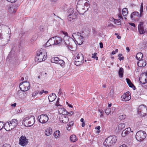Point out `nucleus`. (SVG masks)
Wrapping results in <instances>:
<instances>
[{
  "label": "nucleus",
  "instance_id": "obj_1",
  "mask_svg": "<svg viewBox=\"0 0 147 147\" xmlns=\"http://www.w3.org/2000/svg\"><path fill=\"white\" fill-rule=\"evenodd\" d=\"M89 1L87 0H79L77 7L79 8L78 11L80 14H83L86 11L89 9Z\"/></svg>",
  "mask_w": 147,
  "mask_h": 147
},
{
  "label": "nucleus",
  "instance_id": "obj_14",
  "mask_svg": "<svg viewBox=\"0 0 147 147\" xmlns=\"http://www.w3.org/2000/svg\"><path fill=\"white\" fill-rule=\"evenodd\" d=\"M130 18L132 20L137 21L141 17L138 12L134 11L131 13L130 16Z\"/></svg>",
  "mask_w": 147,
  "mask_h": 147
},
{
  "label": "nucleus",
  "instance_id": "obj_27",
  "mask_svg": "<svg viewBox=\"0 0 147 147\" xmlns=\"http://www.w3.org/2000/svg\"><path fill=\"white\" fill-rule=\"evenodd\" d=\"M52 133V129L51 128L49 127L46 129L45 134L47 136L50 135Z\"/></svg>",
  "mask_w": 147,
  "mask_h": 147
},
{
  "label": "nucleus",
  "instance_id": "obj_55",
  "mask_svg": "<svg viewBox=\"0 0 147 147\" xmlns=\"http://www.w3.org/2000/svg\"><path fill=\"white\" fill-rule=\"evenodd\" d=\"M3 39V37L2 35V34L1 33H0V40L2 41V39Z\"/></svg>",
  "mask_w": 147,
  "mask_h": 147
},
{
  "label": "nucleus",
  "instance_id": "obj_39",
  "mask_svg": "<svg viewBox=\"0 0 147 147\" xmlns=\"http://www.w3.org/2000/svg\"><path fill=\"white\" fill-rule=\"evenodd\" d=\"M100 126H97L95 127V129L97 130V131H96V133L97 134H98L100 132Z\"/></svg>",
  "mask_w": 147,
  "mask_h": 147
},
{
  "label": "nucleus",
  "instance_id": "obj_37",
  "mask_svg": "<svg viewBox=\"0 0 147 147\" xmlns=\"http://www.w3.org/2000/svg\"><path fill=\"white\" fill-rule=\"evenodd\" d=\"M126 80L128 84L130 87H131L132 88H135V86H134V85L132 84V83L131 82V81H130L129 79L126 78Z\"/></svg>",
  "mask_w": 147,
  "mask_h": 147
},
{
  "label": "nucleus",
  "instance_id": "obj_20",
  "mask_svg": "<svg viewBox=\"0 0 147 147\" xmlns=\"http://www.w3.org/2000/svg\"><path fill=\"white\" fill-rule=\"evenodd\" d=\"M7 9L9 12L11 13H14L16 11V8L14 5L12 6H8Z\"/></svg>",
  "mask_w": 147,
  "mask_h": 147
},
{
  "label": "nucleus",
  "instance_id": "obj_36",
  "mask_svg": "<svg viewBox=\"0 0 147 147\" xmlns=\"http://www.w3.org/2000/svg\"><path fill=\"white\" fill-rule=\"evenodd\" d=\"M122 13L124 16H126L128 13L127 9L126 8H123L122 10Z\"/></svg>",
  "mask_w": 147,
  "mask_h": 147
},
{
  "label": "nucleus",
  "instance_id": "obj_49",
  "mask_svg": "<svg viewBox=\"0 0 147 147\" xmlns=\"http://www.w3.org/2000/svg\"><path fill=\"white\" fill-rule=\"evenodd\" d=\"M44 27L43 26H40V30L41 32H43L44 30Z\"/></svg>",
  "mask_w": 147,
  "mask_h": 147
},
{
  "label": "nucleus",
  "instance_id": "obj_5",
  "mask_svg": "<svg viewBox=\"0 0 147 147\" xmlns=\"http://www.w3.org/2000/svg\"><path fill=\"white\" fill-rule=\"evenodd\" d=\"M117 140V138L116 136H110L105 139L103 144L106 147L111 146L113 143L116 142Z\"/></svg>",
  "mask_w": 147,
  "mask_h": 147
},
{
  "label": "nucleus",
  "instance_id": "obj_48",
  "mask_svg": "<svg viewBox=\"0 0 147 147\" xmlns=\"http://www.w3.org/2000/svg\"><path fill=\"white\" fill-rule=\"evenodd\" d=\"M38 92H34L32 94V96L33 97H35L36 95L38 94Z\"/></svg>",
  "mask_w": 147,
  "mask_h": 147
},
{
  "label": "nucleus",
  "instance_id": "obj_10",
  "mask_svg": "<svg viewBox=\"0 0 147 147\" xmlns=\"http://www.w3.org/2000/svg\"><path fill=\"white\" fill-rule=\"evenodd\" d=\"M28 140L26 136H21L19 138V144L21 146H24L28 143Z\"/></svg>",
  "mask_w": 147,
  "mask_h": 147
},
{
  "label": "nucleus",
  "instance_id": "obj_15",
  "mask_svg": "<svg viewBox=\"0 0 147 147\" xmlns=\"http://www.w3.org/2000/svg\"><path fill=\"white\" fill-rule=\"evenodd\" d=\"M121 100L123 101H127L131 98L130 94L129 92L124 93L121 96Z\"/></svg>",
  "mask_w": 147,
  "mask_h": 147
},
{
  "label": "nucleus",
  "instance_id": "obj_56",
  "mask_svg": "<svg viewBox=\"0 0 147 147\" xmlns=\"http://www.w3.org/2000/svg\"><path fill=\"white\" fill-rule=\"evenodd\" d=\"M59 98H58L57 101L55 104V105L56 106H59Z\"/></svg>",
  "mask_w": 147,
  "mask_h": 147
},
{
  "label": "nucleus",
  "instance_id": "obj_4",
  "mask_svg": "<svg viewBox=\"0 0 147 147\" xmlns=\"http://www.w3.org/2000/svg\"><path fill=\"white\" fill-rule=\"evenodd\" d=\"M35 122V118L33 116H30L25 118L23 120L22 123L25 126L30 127Z\"/></svg>",
  "mask_w": 147,
  "mask_h": 147
},
{
  "label": "nucleus",
  "instance_id": "obj_25",
  "mask_svg": "<svg viewBox=\"0 0 147 147\" xmlns=\"http://www.w3.org/2000/svg\"><path fill=\"white\" fill-rule=\"evenodd\" d=\"M9 121L10 122V123L12 127L13 128L15 127L18 124L17 120L16 119H13Z\"/></svg>",
  "mask_w": 147,
  "mask_h": 147
},
{
  "label": "nucleus",
  "instance_id": "obj_19",
  "mask_svg": "<svg viewBox=\"0 0 147 147\" xmlns=\"http://www.w3.org/2000/svg\"><path fill=\"white\" fill-rule=\"evenodd\" d=\"M63 40L65 44L67 45V47L69 46V45H71L70 41L71 40V39L69 36H64Z\"/></svg>",
  "mask_w": 147,
  "mask_h": 147
},
{
  "label": "nucleus",
  "instance_id": "obj_24",
  "mask_svg": "<svg viewBox=\"0 0 147 147\" xmlns=\"http://www.w3.org/2000/svg\"><path fill=\"white\" fill-rule=\"evenodd\" d=\"M57 96L55 93H52L49 96L48 99L50 102H52L56 98Z\"/></svg>",
  "mask_w": 147,
  "mask_h": 147
},
{
  "label": "nucleus",
  "instance_id": "obj_22",
  "mask_svg": "<svg viewBox=\"0 0 147 147\" xmlns=\"http://www.w3.org/2000/svg\"><path fill=\"white\" fill-rule=\"evenodd\" d=\"M137 64L139 67H144L146 65V63L145 61L141 59L139 60L138 62L137 63Z\"/></svg>",
  "mask_w": 147,
  "mask_h": 147
},
{
  "label": "nucleus",
  "instance_id": "obj_28",
  "mask_svg": "<svg viewBox=\"0 0 147 147\" xmlns=\"http://www.w3.org/2000/svg\"><path fill=\"white\" fill-rule=\"evenodd\" d=\"M58 112L59 114H62L63 115H66L68 112L66 111V110L63 108H59L58 109Z\"/></svg>",
  "mask_w": 147,
  "mask_h": 147
},
{
  "label": "nucleus",
  "instance_id": "obj_16",
  "mask_svg": "<svg viewBox=\"0 0 147 147\" xmlns=\"http://www.w3.org/2000/svg\"><path fill=\"white\" fill-rule=\"evenodd\" d=\"M59 120L60 121L63 123H67L69 121V118L67 115H63L60 117Z\"/></svg>",
  "mask_w": 147,
  "mask_h": 147
},
{
  "label": "nucleus",
  "instance_id": "obj_46",
  "mask_svg": "<svg viewBox=\"0 0 147 147\" xmlns=\"http://www.w3.org/2000/svg\"><path fill=\"white\" fill-rule=\"evenodd\" d=\"M114 93V90L113 89H111L109 93V95L111 97H112Z\"/></svg>",
  "mask_w": 147,
  "mask_h": 147
},
{
  "label": "nucleus",
  "instance_id": "obj_62",
  "mask_svg": "<svg viewBox=\"0 0 147 147\" xmlns=\"http://www.w3.org/2000/svg\"><path fill=\"white\" fill-rule=\"evenodd\" d=\"M108 27H114V26L113 25V24H109L108 25Z\"/></svg>",
  "mask_w": 147,
  "mask_h": 147
},
{
  "label": "nucleus",
  "instance_id": "obj_51",
  "mask_svg": "<svg viewBox=\"0 0 147 147\" xmlns=\"http://www.w3.org/2000/svg\"><path fill=\"white\" fill-rule=\"evenodd\" d=\"M2 147H11V146L9 144H5L3 145Z\"/></svg>",
  "mask_w": 147,
  "mask_h": 147
},
{
  "label": "nucleus",
  "instance_id": "obj_8",
  "mask_svg": "<svg viewBox=\"0 0 147 147\" xmlns=\"http://www.w3.org/2000/svg\"><path fill=\"white\" fill-rule=\"evenodd\" d=\"M146 136V134L145 131H140L136 133V138L137 141L141 142L145 139Z\"/></svg>",
  "mask_w": 147,
  "mask_h": 147
},
{
  "label": "nucleus",
  "instance_id": "obj_7",
  "mask_svg": "<svg viewBox=\"0 0 147 147\" xmlns=\"http://www.w3.org/2000/svg\"><path fill=\"white\" fill-rule=\"evenodd\" d=\"M72 36L74 39H76V41L78 44L81 45L83 43L84 38L81 33H74L72 34Z\"/></svg>",
  "mask_w": 147,
  "mask_h": 147
},
{
  "label": "nucleus",
  "instance_id": "obj_3",
  "mask_svg": "<svg viewBox=\"0 0 147 147\" xmlns=\"http://www.w3.org/2000/svg\"><path fill=\"white\" fill-rule=\"evenodd\" d=\"M19 87L20 90H19L17 92V94L19 96L22 94V91L25 92L28 90L30 88L29 83L28 82H23L20 84Z\"/></svg>",
  "mask_w": 147,
  "mask_h": 147
},
{
  "label": "nucleus",
  "instance_id": "obj_2",
  "mask_svg": "<svg viewBox=\"0 0 147 147\" xmlns=\"http://www.w3.org/2000/svg\"><path fill=\"white\" fill-rule=\"evenodd\" d=\"M47 57V53L45 50H41L37 53V55L35 57V60L38 62H41L45 61Z\"/></svg>",
  "mask_w": 147,
  "mask_h": 147
},
{
  "label": "nucleus",
  "instance_id": "obj_13",
  "mask_svg": "<svg viewBox=\"0 0 147 147\" xmlns=\"http://www.w3.org/2000/svg\"><path fill=\"white\" fill-rule=\"evenodd\" d=\"M139 80L142 84H144L147 82V71L141 74Z\"/></svg>",
  "mask_w": 147,
  "mask_h": 147
},
{
  "label": "nucleus",
  "instance_id": "obj_47",
  "mask_svg": "<svg viewBox=\"0 0 147 147\" xmlns=\"http://www.w3.org/2000/svg\"><path fill=\"white\" fill-rule=\"evenodd\" d=\"M3 122L0 121V129L1 130L4 127V125Z\"/></svg>",
  "mask_w": 147,
  "mask_h": 147
},
{
  "label": "nucleus",
  "instance_id": "obj_12",
  "mask_svg": "<svg viewBox=\"0 0 147 147\" xmlns=\"http://www.w3.org/2000/svg\"><path fill=\"white\" fill-rule=\"evenodd\" d=\"M146 111L147 109L144 105H142L139 106L138 112L141 115L144 116L146 114Z\"/></svg>",
  "mask_w": 147,
  "mask_h": 147
},
{
  "label": "nucleus",
  "instance_id": "obj_23",
  "mask_svg": "<svg viewBox=\"0 0 147 147\" xmlns=\"http://www.w3.org/2000/svg\"><path fill=\"white\" fill-rule=\"evenodd\" d=\"M77 16V14L75 13L74 14L71 15L70 14L68 15L67 19L69 21H72L74 19L76 18Z\"/></svg>",
  "mask_w": 147,
  "mask_h": 147
},
{
  "label": "nucleus",
  "instance_id": "obj_41",
  "mask_svg": "<svg viewBox=\"0 0 147 147\" xmlns=\"http://www.w3.org/2000/svg\"><path fill=\"white\" fill-rule=\"evenodd\" d=\"M126 117V115L124 114L120 115L119 116V119L122 120L124 119Z\"/></svg>",
  "mask_w": 147,
  "mask_h": 147
},
{
  "label": "nucleus",
  "instance_id": "obj_58",
  "mask_svg": "<svg viewBox=\"0 0 147 147\" xmlns=\"http://www.w3.org/2000/svg\"><path fill=\"white\" fill-rule=\"evenodd\" d=\"M74 114V112L73 111H71L69 112H68L67 114H66L67 115H72Z\"/></svg>",
  "mask_w": 147,
  "mask_h": 147
},
{
  "label": "nucleus",
  "instance_id": "obj_52",
  "mask_svg": "<svg viewBox=\"0 0 147 147\" xmlns=\"http://www.w3.org/2000/svg\"><path fill=\"white\" fill-rule=\"evenodd\" d=\"M129 24L131 26H133L134 28L136 27L135 24L134 23L129 22Z\"/></svg>",
  "mask_w": 147,
  "mask_h": 147
},
{
  "label": "nucleus",
  "instance_id": "obj_60",
  "mask_svg": "<svg viewBox=\"0 0 147 147\" xmlns=\"http://www.w3.org/2000/svg\"><path fill=\"white\" fill-rule=\"evenodd\" d=\"M61 94V89H60L59 90V91L58 93V94L60 95Z\"/></svg>",
  "mask_w": 147,
  "mask_h": 147
},
{
  "label": "nucleus",
  "instance_id": "obj_35",
  "mask_svg": "<svg viewBox=\"0 0 147 147\" xmlns=\"http://www.w3.org/2000/svg\"><path fill=\"white\" fill-rule=\"evenodd\" d=\"M59 59V58L57 57H53L51 59V62L53 63H57Z\"/></svg>",
  "mask_w": 147,
  "mask_h": 147
},
{
  "label": "nucleus",
  "instance_id": "obj_29",
  "mask_svg": "<svg viewBox=\"0 0 147 147\" xmlns=\"http://www.w3.org/2000/svg\"><path fill=\"white\" fill-rule=\"evenodd\" d=\"M125 127V124L124 123H121L118 125L116 129L118 130V131H119L124 128Z\"/></svg>",
  "mask_w": 147,
  "mask_h": 147
},
{
  "label": "nucleus",
  "instance_id": "obj_9",
  "mask_svg": "<svg viewBox=\"0 0 147 147\" xmlns=\"http://www.w3.org/2000/svg\"><path fill=\"white\" fill-rule=\"evenodd\" d=\"M38 119L40 123H45L48 121L49 118L47 115L42 114L38 116Z\"/></svg>",
  "mask_w": 147,
  "mask_h": 147
},
{
  "label": "nucleus",
  "instance_id": "obj_64",
  "mask_svg": "<svg viewBox=\"0 0 147 147\" xmlns=\"http://www.w3.org/2000/svg\"><path fill=\"white\" fill-rule=\"evenodd\" d=\"M126 49L127 52H129L130 51V49L129 47H127L126 48Z\"/></svg>",
  "mask_w": 147,
  "mask_h": 147
},
{
  "label": "nucleus",
  "instance_id": "obj_21",
  "mask_svg": "<svg viewBox=\"0 0 147 147\" xmlns=\"http://www.w3.org/2000/svg\"><path fill=\"white\" fill-rule=\"evenodd\" d=\"M130 131H131V129L130 127L125 129L122 132V136L123 137H125L129 133Z\"/></svg>",
  "mask_w": 147,
  "mask_h": 147
},
{
  "label": "nucleus",
  "instance_id": "obj_44",
  "mask_svg": "<svg viewBox=\"0 0 147 147\" xmlns=\"http://www.w3.org/2000/svg\"><path fill=\"white\" fill-rule=\"evenodd\" d=\"M97 53H95L94 54H92V58H94V59L96 60H98V57L97 56Z\"/></svg>",
  "mask_w": 147,
  "mask_h": 147
},
{
  "label": "nucleus",
  "instance_id": "obj_38",
  "mask_svg": "<svg viewBox=\"0 0 147 147\" xmlns=\"http://www.w3.org/2000/svg\"><path fill=\"white\" fill-rule=\"evenodd\" d=\"M57 63L63 67H64L65 66V63L62 60H61L59 59Z\"/></svg>",
  "mask_w": 147,
  "mask_h": 147
},
{
  "label": "nucleus",
  "instance_id": "obj_63",
  "mask_svg": "<svg viewBox=\"0 0 147 147\" xmlns=\"http://www.w3.org/2000/svg\"><path fill=\"white\" fill-rule=\"evenodd\" d=\"M119 147H127V146L125 144H123L122 145L120 146Z\"/></svg>",
  "mask_w": 147,
  "mask_h": 147
},
{
  "label": "nucleus",
  "instance_id": "obj_18",
  "mask_svg": "<svg viewBox=\"0 0 147 147\" xmlns=\"http://www.w3.org/2000/svg\"><path fill=\"white\" fill-rule=\"evenodd\" d=\"M55 40L54 37L50 38L47 42L46 44V46L47 47L55 45Z\"/></svg>",
  "mask_w": 147,
  "mask_h": 147
},
{
  "label": "nucleus",
  "instance_id": "obj_17",
  "mask_svg": "<svg viewBox=\"0 0 147 147\" xmlns=\"http://www.w3.org/2000/svg\"><path fill=\"white\" fill-rule=\"evenodd\" d=\"M10 121H8L4 125V129L7 131H10L13 128L12 127L11 125Z\"/></svg>",
  "mask_w": 147,
  "mask_h": 147
},
{
  "label": "nucleus",
  "instance_id": "obj_53",
  "mask_svg": "<svg viewBox=\"0 0 147 147\" xmlns=\"http://www.w3.org/2000/svg\"><path fill=\"white\" fill-rule=\"evenodd\" d=\"M74 122L73 121H71L69 123V125H68L70 126H72L74 125Z\"/></svg>",
  "mask_w": 147,
  "mask_h": 147
},
{
  "label": "nucleus",
  "instance_id": "obj_50",
  "mask_svg": "<svg viewBox=\"0 0 147 147\" xmlns=\"http://www.w3.org/2000/svg\"><path fill=\"white\" fill-rule=\"evenodd\" d=\"M143 11V9H140V13H139L141 17L142 16V13Z\"/></svg>",
  "mask_w": 147,
  "mask_h": 147
},
{
  "label": "nucleus",
  "instance_id": "obj_54",
  "mask_svg": "<svg viewBox=\"0 0 147 147\" xmlns=\"http://www.w3.org/2000/svg\"><path fill=\"white\" fill-rule=\"evenodd\" d=\"M8 1L11 3H14L17 0H7Z\"/></svg>",
  "mask_w": 147,
  "mask_h": 147
},
{
  "label": "nucleus",
  "instance_id": "obj_43",
  "mask_svg": "<svg viewBox=\"0 0 147 147\" xmlns=\"http://www.w3.org/2000/svg\"><path fill=\"white\" fill-rule=\"evenodd\" d=\"M111 109L109 108H107L105 110V113L107 115H108L111 112Z\"/></svg>",
  "mask_w": 147,
  "mask_h": 147
},
{
  "label": "nucleus",
  "instance_id": "obj_6",
  "mask_svg": "<svg viewBox=\"0 0 147 147\" xmlns=\"http://www.w3.org/2000/svg\"><path fill=\"white\" fill-rule=\"evenodd\" d=\"M75 56L76 57L74 64L76 66H79L82 64L84 61V56L83 54L80 53H76Z\"/></svg>",
  "mask_w": 147,
  "mask_h": 147
},
{
  "label": "nucleus",
  "instance_id": "obj_30",
  "mask_svg": "<svg viewBox=\"0 0 147 147\" xmlns=\"http://www.w3.org/2000/svg\"><path fill=\"white\" fill-rule=\"evenodd\" d=\"M124 70L123 68L121 67L119 69L118 71V74L119 77L120 78H123V75Z\"/></svg>",
  "mask_w": 147,
  "mask_h": 147
},
{
  "label": "nucleus",
  "instance_id": "obj_31",
  "mask_svg": "<svg viewBox=\"0 0 147 147\" xmlns=\"http://www.w3.org/2000/svg\"><path fill=\"white\" fill-rule=\"evenodd\" d=\"M110 20L111 21H113V20L114 21L115 24H117V25H120L121 24V22L119 19L118 20H115L113 18H111L110 19Z\"/></svg>",
  "mask_w": 147,
  "mask_h": 147
},
{
  "label": "nucleus",
  "instance_id": "obj_34",
  "mask_svg": "<svg viewBox=\"0 0 147 147\" xmlns=\"http://www.w3.org/2000/svg\"><path fill=\"white\" fill-rule=\"evenodd\" d=\"M60 131L59 130H57L54 132V136L56 138H57L60 136Z\"/></svg>",
  "mask_w": 147,
  "mask_h": 147
},
{
  "label": "nucleus",
  "instance_id": "obj_42",
  "mask_svg": "<svg viewBox=\"0 0 147 147\" xmlns=\"http://www.w3.org/2000/svg\"><path fill=\"white\" fill-rule=\"evenodd\" d=\"M74 9L73 8H70L68 11V14L72 15L74 14L75 13H74Z\"/></svg>",
  "mask_w": 147,
  "mask_h": 147
},
{
  "label": "nucleus",
  "instance_id": "obj_57",
  "mask_svg": "<svg viewBox=\"0 0 147 147\" xmlns=\"http://www.w3.org/2000/svg\"><path fill=\"white\" fill-rule=\"evenodd\" d=\"M63 33L65 35L64 36H68V34L67 32H63Z\"/></svg>",
  "mask_w": 147,
  "mask_h": 147
},
{
  "label": "nucleus",
  "instance_id": "obj_40",
  "mask_svg": "<svg viewBox=\"0 0 147 147\" xmlns=\"http://www.w3.org/2000/svg\"><path fill=\"white\" fill-rule=\"evenodd\" d=\"M67 47L70 50L72 51H75L76 49V47H74L72 45H69Z\"/></svg>",
  "mask_w": 147,
  "mask_h": 147
},
{
  "label": "nucleus",
  "instance_id": "obj_26",
  "mask_svg": "<svg viewBox=\"0 0 147 147\" xmlns=\"http://www.w3.org/2000/svg\"><path fill=\"white\" fill-rule=\"evenodd\" d=\"M55 40V45H57L60 44L62 42L61 38L59 37L55 36L54 37Z\"/></svg>",
  "mask_w": 147,
  "mask_h": 147
},
{
  "label": "nucleus",
  "instance_id": "obj_59",
  "mask_svg": "<svg viewBox=\"0 0 147 147\" xmlns=\"http://www.w3.org/2000/svg\"><path fill=\"white\" fill-rule=\"evenodd\" d=\"M100 47L102 48L103 47V43L102 42H100L99 43Z\"/></svg>",
  "mask_w": 147,
  "mask_h": 147
},
{
  "label": "nucleus",
  "instance_id": "obj_33",
  "mask_svg": "<svg viewBox=\"0 0 147 147\" xmlns=\"http://www.w3.org/2000/svg\"><path fill=\"white\" fill-rule=\"evenodd\" d=\"M70 139L71 142H75L77 140V139L76 138V136L74 135H72L70 136Z\"/></svg>",
  "mask_w": 147,
  "mask_h": 147
},
{
  "label": "nucleus",
  "instance_id": "obj_61",
  "mask_svg": "<svg viewBox=\"0 0 147 147\" xmlns=\"http://www.w3.org/2000/svg\"><path fill=\"white\" fill-rule=\"evenodd\" d=\"M93 34L95 35H96V34H97V31L95 30H93Z\"/></svg>",
  "mask_w": 147,
  "mask_h": 147
},
{
  "label": "nucleus",
  "instance_id": "obj_11",
  "mask_svg": "<svg viewBox=\"0 0 147 147\" xmlns=\"http://www.w3.org/2000/svg\"><path fill=\"white\" fill-rule=\"evenodd\" d=\"M143 22H140L138 26V30L139 31L140 34H141L147 33V30L145 29L143 26Z\"/></svg>",
  "mask_w": 147,
  "mask_h": 147
},
{
  "label": "nucleus",
  "instance_id": "obj_45",
  "mask_svg": "<svg viewBox=\"0 0 147 147\" xmlns=\"http://www.w3.org/2000/svg\"><path fill=\"white\" fill-rule=\"evenodd\" d=\"M122 54H119L118 55V57H119L118 59L120 61L123 60L124 59V57H122Z\"/></svg>",
  "mask_w": 147,
  "mask_h": 147
},
{
  "label": "nucleus",
  "instance_id": "obj_32",
  "mask_svg": "<svg viewBox=\"0 0 147 147\" xmlns=\"http://www.w3.org/2000/svg\"><path fill=\"white\" fill-rule=\"evenodd\" d=\"M143 57V55L141 53H138L136 55V58L138 60L142 59Z\"/></svg>",
  "mask_w": 147,
  "mask_h": 147
}]
</instances>
